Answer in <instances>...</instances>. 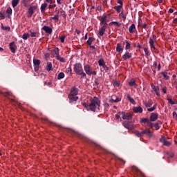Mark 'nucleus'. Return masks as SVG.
Wrapping results in <instances>:
<instances>
[{
	"instance_id": "obj_1",
	"label": "nucleus",
	"mask_w": 177,
	"mask_h": 177,
	"mask_svg": "<svg viewBox=\"0 0 177 177\" xmlns=\"http://www.w3.org/2000/svg\"><path fill=\"white\" fill-rule=\"evenodd\" d=\"M82 106L84 107L87 111H93L95 113L96 110H100V100L97 97L90 99L89 104L86 102H82Z\"/></svg>"
},
{
	"instance_id": "obj_2",
	"label": "nucleus",
	"mask_w": 177,
	"mask_h": 177,
	"mask_svg": "<svg viewBox=\"0 0 177 177\" xmlns=\"http://www.w3.org/2000/svg\"><path fill=\"white\" fill-rule=\"evenodd\" d=\"M73 71H75L77 75H82L81 78H86V73L84 72L81 63H77L74 65Z\"/></svg>"
},
{
	"instance_id": "obj_3",
	"label": "nucleus",
	"mask_w": 177,
	"mask_h": 177,
	"mask_svg": "<svg viewBox=\"0 0 177 177\" xmlns=\"http://www.w3.org/2000/svg\"><path fill=\"white\" fill-rule=\"evenodd\" d=\"M156 39H157V36H156V35H153L152 38H149V46L152 51L156 50V46H154V41H156Z\"/></svg>"
},
{
	"instance_id": "obj_4",
	"label": "nucleus",
	"mask_w": 177,
	"mask_h": 177,
	"mask_svg": "<svg viewBox=\"0 0 177 177\" xmlns=\"http://www.w3.org/2000/svg\"><path fill=\"white\" fill-rule=\"evenodd\" d=\"M38 9V6H32L28 10V17H32V15H34V11Z\"/></svg>"
},
{
	"instance_id": "obj_5",
	"label": "nucleus",
	"mask_w": 177,
	"mask_h": 177,
	"mask_svg": "<svg viewBox=\"0 0 177 177\" xmlns=\"http://www.w3.org/2000/svg\"><path fill=\"white\" fill-rule=\"evenodd\" d=\"M122 125L126 128V129H129V131L135 129V126L133 124H130L129 122L125 121L122 123Z\"/></svg>"
},
{
	"instance_id": "obj_6",
	"label": "nucleus",
	"mask_w": 177,
	"mask_h": 177,
	"mask_svg": "<svg viewBox=\"0 0 177 177\" xmlns=\"http://www.w3.org/2000/svg\"><path fill=\"white\" fill-rule=\"evenodd\" d=\"M98 65L100 67H102L104 70H109V67H107V65H106V62H104V59H103V58H100L98 60Z\"/></svg>"
},
{
	"instance_id": "obj_7",
	"label": "nucleus",
	"mask_w": 177,
	"mask_h": 177,
	"mask_svg": "<svg viewBox=\"0 0 177 177\" xmlns=\"http://www.w3.org/2000/svg\"><path fill=\"white\" fill-rule=\"evenodd\" d=\"M78 95V88L76 87H72L71 88V93L69 96H77Z\"/></svg>"
},
{
	"instance_id": "obj_8",
	"label": "nucleus",
	"mask_w": 177,
	"mask_h": 177,
	"mask_svg": "<svg viewBox=\"0 0 177 177\" xmlns=\"http://www.w3.org/2000/svg\"><path fill=\"white\" fill-rule=\"evenodd\" d=\"M122 118L123 120H132V114H131V113L125 114V112H122Z\"/></svg>"
},
{
	"instance_id": "obj_9",
	"label": "nucleus",
	"mask_w": 177,
	"mask_h": 177,
	"mask_svg": "<svg viewBox=\"0 0 177 177\" xmlns=\"http://www.w3.org/2000/svg\"><path fill=\"white\" fill-rule=\"evenodd\" d=\"M84 71L87 75H91V73H92V68L88 64L84 65Z\"/></svg>"
},
{
	"instance_id": "obj_10",
	"label": "nucleus",
	"mask_w": 177,
	"mask_h": 177,
	"mask_svg": "<svg viewBox=\"0 0 177 177\" xmlns=\"http://www.w3.org/2000/svg\"><path fill=\"white\" fill-rule=\"evenodd\" d=\"M132 171H135V172H137V174H138L140 175V176L141 177H145V174H143V173L136 166H133L131 167Z\"/></svg>"
},
{
	"instance_id": "obj_11",
	"label": "nucleus",
	"mask_w": 177,
	"mask_h": 177,
	"mask_svg": "<svg viewBox=\"0 0 177 177\" xmlns=\"http://www.w3.org/2000/svg\"><path fill=\"white\" fill-rule=\"evenodd\" d=\"M123 60H128V59H131L132 57V53L129 52H126L124 55H122Z\"/></svg>"
},
{
	"instance_id": "obj_12",
	"label": "nucleus",
	"mask_w": 177,
	"mask_h": 177,
	"mask_svg": "<svg viewBox=\"0 0 177 177\" xmlns=\"http://www.w3.org/2000/svg\"><path fill=\"white\" fill-rule=\"evenodd\" d=\"M151 88L156 93V95L160 96V88L158 86H154L153 84H151Z\"/></svg>"
},
{
	"instance_id": "obj_13",
	"label": "nucleus",
	"mask_w": 177,
	"mask_h": 177,
	"mask_svg": "<svg viewBox=\"0 0 177 177\" xmlns=\"http://www.w3.org/2000/svg\"><path fill=\"white\" fill-rule=\"evenodd\" d=\"M9 46L12 53H16V45H15V42L10 43Z\"/></svg>"
},
{
	"instance_id": "obj_14",
	"label": "nucleus",
	"mask_w": 177,
	"mask_h": 177,
	"mask_svg": "<svg viewBox=\"0 0 177 177\" xmlns=\"http://www.w3.org/2000/svg\"><path fill=\"white\" fill-rule=\"evenodd\" d=\"M158 118V115H157V113H152L150 118H149V120L152 122H154V121H156V120Z\"/></svg>"
},
{
	"instance_id": "obj_15",
	"label": "nucleus",
	"mask_w": 177,
	"mask_h": 177,
	"mask_svg": "<svg viewBox=\"0 0 177 177\" xmlns=\"http://www.w3.org/2000/svg\"><path fill=\"white\" fill-rule=\"evenodd\" d=\"M129 31L130 34H133L136 31V26H135V24H133L130 26L129 28Z\"/></svg>"
},
{
	"instance_id": "obj_16",
	"label": "nucleus",
	"mask_w": 177,
	"mask_h": 177,
	"mask_svg": "<svg viewBox=\"0 0 177 177\" xmlns=\"http://www.w3.org/2000/svg\"><path fill=\"white\" fill-rule=\"evenodd\" d=\"M106 26H102L100 28L99 32H98V35H100V37H103V35H104V32H106Z\"/></svg>"
},
{
	"instance_id": "obj_17",
	"label": "nucleus",
	"mask_w": 177,
	"mask_h": 177,
	"mask_svg": "<svg viewBox=\"0 0 177 177\" xmlns=\"http://www.w3.org/2000/svg\"><path fill=\"white\" fill-rule=\"evenodd\" d=\"M48 8V3H44L41 5L40 10L41 13H45V10Z\"/></svg>"
},
{
	"instance_id": "obj_18",
	"label": "nucleus",
	"mask_w": 177,
	"mask_h": 177,
	"mask_svg": "<svg viewBox=\"0 0 177 177\" xmlns=\"http://www.w3.org/2000/svg\"><path fill=\"white\" fill-rule=\"evenodd\" d=\"M42 30H44V31H45V32H46V34H50L52 32L51 28L49 26H44L42 28Z\"/></svg>"
},
{
	"instance_id": "obj_19",
	"label": "nucleus",
	"mask_w": 177,
	"mask_h": 177,
	"mask_svg": "<svg viewBox=\"0 0 177 177\" xmlns=\"http://www.w3.org/2000/svg\"><path fill=\"white\" fill-rule=\"evenodd\" d=\"M69 103H74V102H77L78 100V96H72L69 95Z\"/></svg>"
},
{
	"instance_id": "obj_20",
	"label": "nucleus",
	"mask_w": 177,
	"mask_h": 177,
	"mask_svg": "<svg viewBox=\"0 0 177 177\" xmlns=\"http://www.w3.org/2000/svg\"><path fill=\"white\" fill-rule=\"evenodd\" d=\"M133 111H134L136 113H143V109L141 108V106H136L133 109Z\"/></svg>"
},
{
	"instance_id": "obj_21",
	"label": "nucleus",
	"mask_w": 177,
	"mask_h": 177,
	"mask_svg": "<svg viewBox=\"0 0 177 177\" xmlns=\"http://www.w3.org/2000/svg\"><path fill=\"white\" fill-rule=\"evenodd\" d=\"M116 50L119 53H122V52H124V48H122V46L120 44H117Z\"/></svg>"
},
{
	"instance_id": "obj_22",
	"label": "nucleus",
	"mask_w": 177,
	"mask_h": 177,
	"mask_svg": "<svg viewBox=\"0 0 177 177\" xmlns=\"http://www.w3.org/2000/svg\"><path fill=\"white\" fill-rule=\"evenodd\" d=\"M129 86H135L136 88L138 86V84H136V81L135 79H131L130 82H129Z\"/></svg>"
},
{
	"instance_id": "obj_23",
	"label": "nucleus",
	"mask_w": 177,
	"mask_h": 177,
	"mask_svg": "<svg viewBox=\"0 0 177 177\" xmlns=\"http://www.w3.org/2000/svg\"><path fill=\"white\" fill-rule=\"evenodd\" d=\"M142 135H147L150 138H151V136H153V133H151V131H150V130H143L142 131Z\"/></svg>"
},
{
	"instance_id": "obj_24",
	"label": "nucleus",
	"mask_w": 177,
	"mask_h": 177,
	"mask_svg": "<svg viewBox=\"0 0 177 177\" xmlns=\"http://www.w3.org/2000/svg\"><path fill=\"white\" fill-rule=\"evenodd\" d=\"M19 2H20V0H12V6L13 8H16L19 5Z\"/></svg>"
},
{
	"instance_id": "obj_25",
	"label": "nucleus",
	"mask_w": 177,
	"mask_h": 177,
	"mask_svg": "<svg viewBox=\"0 0 177 177\" xmlns=\"http://www.w3.org/2000/svg\"><path fill=\"white\" fill-rule=\"evenodd\" d=\"M113 24H114V26H115L116 27H121V24H120V22L112 21L109 24V26H113Z\"/></svg>"
},
{
	"instance_id": "obj_26",
	"label": "nucleus",
	"mask_w": 177,
	"mask_h": 177,
	"mask_svg": "<svg viewBox=\"0 0 177 177\" xmlns=\"http://www.w3.org/2000/svg\"><path fill=\"white\" fill-rule=\"evenodd\" d=\"M6 13V15H8V17H10V16L12 15V8L10 7L8 8Z\"/></svg>"
},
{
	"instance_id": "obj_27",
	"label": "nucleus",
	"mask_w": 177,
	"mask_h": 177,
	"mask_svg": "<svg viewBox=\"0 0 177 177\" xmlns=\"http://www.w3.org/2000/svg\"><path fill=\"white\" fill-rule=\"evenodd\" d=\"M167 100L170 104H177V101L172 100V98L167 97Z\"/></svg>"
},
{
	"instance_id": "obj_28",
	"label": "nucleus",
	"mask_w": 177,
	"mask_h": 177,
	"mask_svg": "<svg viewBox=\"0 0 177 177\" xmlns=\"http://www.w3.org/2000/svg\"><path fill=\"white\" fill-rule=\"evenodd\" d=\"M53 52L55 55H56V57H59L60 55L59 54V48L56 47L54 48Z\"/></svg>"
},
{
	"instance_id": "obj_29",
	"label": "nucleus",
	"mask_w": 177,
	"mask_h": 177,
	"mask_svg": "<svg viewBox=\"0 0 177 177\" xmlns=\"http://www.w3.org/2000/svg\"><path fill=\"white\" fill-rule=\"evenodd\" d=\"M47 71H52V63L51 62H48L47 63V68H46Z\"/></svg>"
},
{
	"instance_id": "obj_30",
	"label": "nucleus",
	"mask_w": 177,
	"mask_h": 177,
	"mask_svg": "<svg viewBox=\"0 0 177 177\" xmlns=\"http://www.w3.org/2000/svg\"><path fill=\"white\" fill-rule=\"evenodd\" d=\"M93 41H95V38H93V37H89L88 39V40H87V44L88 45H89V46H91V45H92V42H93Z\"/></svg>"
},
{
	"instance_id": "obj_31",
	"label": "nucleus",
	"mask_w": 177,
	"mask_h": 177,
	"mask_svg": "<svg viewBox=\"0 0 177 177\" xmlns=\"http://www.w3.org/2000/svg\"><path fill=\"white\" fill-rule=\"evenodd\" d=\"M122 8V6H114L113 9H115V10L118 12V13H120L121 12Z\"/></svg>"
},
{
	"instance_id": "obj_32",
	"label": "nucleus",
	"mask_w": 177,
	"mask_h": 177,
	"mask_svg": "<svg viewBox=\"0 0 177 177\" xmlns=\"http://www.w3.org/2000/svg\"><path fill=\"white\" fill-rule=\"evenodd\" d=\"M149 120L147 118H142L140 120V122H142V124H148L149 122Z\"/></svg>"
},
{
	"instance_id": "obj_33",
	"label": "nucleus",
	"mask_w": 177,
	"mask_h": 177,
	"mask_svg": "<svg viewBox=\"0 0 177 177\" xmlns=\"http://www.w3.org/2000/svg\"><path fill=\"white\" fill-rule=\"evenodd\" d=\"M64 78V73L61 72L57 75V80H63Z\"/></svg>"
},
{
	"instance_id": "obj_34",
	"label": "nucleus",
	"mask_w": 177,
	"mask_h": 177,
	"mask_svg": "<svg viewBox=\"0 0 177 177\" xmlns=\"http://www.w3.org/2000/svg\"><path fill=\"white\" fill-rule=\"evenodd\" d=\"M157 109V104H155L153 107L149 108L147 109V111H149L150 113H151V111H154V110Z\"/></svg>"
},
{
	"instance_id": "obj_35",
	"label": "nucleus",
	"mask_w": 177,
	"mask_h": 177,
	"mask_svg": "<svg viewBox=\"0 0 177 177\" xmlns=\"http://www.w3.org/2000/svg\"><path fill=\"white\" fill-rule=\"evenodd\" d=\"M162 75H163L165 80H169V76H168V73L167 72H162Z\"/></svg>"
},
{
	"instance_id": "obj_36",
	"label": "nucleus",
	"mask_w": 177,
	"mask_h": 177,
	"mask_svg": "<svg viewBox=\"0 0 177 177\" xmlns=\"http://www.w3.org/2000/svg\"><path fill=\"white\" fill-rule=\"evenodd\" d=\"M34 66H39L41 64V61L39 59H33Z\"/></svg>"
},
{
	"instance_id": "obj_37",
	"label": "nucleus",
	"mask_w": 177,
	"mask_h": 177,
	"mask_svg": "<svg viewBox=\"0 0 177 177\" xmlns=\"http://www.w3.org/2000/svg\"><path fill=\"white\" fill-rule=\"evenodd\" d=\"M127 97L130 103H135V100H133V98H132L129 94L127 95Z\"/></svg>"
},
{
	"instance_id": "obj_38",
	"label": "nucleus",
	"mask_w": 177,
	"mask_h": 177,
	"mask_svg": "<svg viewBox=\"0 0 177 177\" xmlns=\"http://www.w3.org/2000/svg\"><path fill=\"white\" fill-rule=\"evenodd\" d=\"M125 43H126V46H125L126 50H128V49H131V44L129 43V41L126 40Z\"/></svg>"
},
{
	"instance_id": "obj_39",
	"label": "nucleus",
	"mask_w": 177,
	"mask_h": 177,
	"mask_svg": "<svg viewBox=\"0 0 177 177\" xmlns=\"http://www.w3.org/2000/svg\"><path fill=\"white\" fill-rule=\"evenodd\" d=\"M143 104L146 107H151L153 106V103L151 102H147L146 101H143Z\"/></svg>"
},
{
	"instance_id": "obj_40",
	"label": "nucleus",
	"mask_w": 177,
	"mask_h": 177,
	"mask_svg": "<svg viewBox=\"0 0 177 177\" xmlns=\"http://www.w3.org/2000/svg\"><path fill=\"white\" fill-rule=\"evenodd\" d=\"M30 37H32V38L38 37V33L37 32H33L30 30Z\"/></svg>"
},
{
	"instance_id": "obj_41",
	"label": "nucleus",
	"mask_w": 177,
	"mask_h": 177,
	"mask_svg": "<svg viewBox=\"0 0 177 177\" xmlns=\"http://www.w3.org/2000/svg\"><path fill=\"white\" fill-rule=\"evenodd\" d=\"M121 117H122V112H119L115 115L116 120H121Z\"/></svg>"
},
{
	"instance_id": "obj_42",
	"label": "nucleus",
	"mask_w": 177,
	"mask_h": 177,
	"mask_svg": "<svg viewBox=\"0 0 177 177\" xmlns=\"http://www.w3.org/2000/svg\"><path fill=\"white\" fill-rule=\"evenodd\" d=\"M29 37H30V35L28 33H24L22 35V38L24 39V41H27V39H28Z\"/></svg>"
},
{
	"instance_id": "obj_43",
	"label": "nucleus",
	"mask_w": 177,
	"mask_h": 177,
	"mask_svg": "<svg viewBox=\"0 0 177 177\" xmlns=\"http://www.w3.org/2000/svg\"><path fill=\"white\" fill-rule=\"evenodd\" d=\"M50 19L55 20V23H57V21H59V15H57L55 17H51Z\"/></svg>"
},
{
	"instance_id": "obj_44",
	"label": "nucleus",
	"mask_w": 177,
	"mask_h": 177,
	"mask_svg": "<svg viewBox=\"0 0 177 177\" xmlns=\"http://www.w3.org/2000/svg\"><path fill=\"white\" fill-rule=\"evenodd\" d=\"M66 73L71 76L73 75V70L71 69V67H68L66 68Z\"/></svg>"
},
{
	"instance_id": "obj_45",
	"label": "nucleus",
	"mask_w": 177,
	"mask_h": 177,
	"mask_svg": "<svg viewBox=\"0 0 177 177\" xmlns=\"http://www.w3.org/2000/svg\"><path fill=\"white\" fill-rule=\"evenodd\" d=\"M144 51H145L146 56H150L151 53H150V51H149V48H145Z\"/></svg>"
},
{
	"instance_id": "obj_46",
	"label": "nucleus",
	"mask_w": 177,
	"mask_h": 177,
	"mask_svg": "<svg viewBox=\"0 0 177 177\" xmlns=\"http://www.w3.org/2000/svg\"><path fill=\"white\" fill-rule=\"evenodd\" d=\"M119 16H120V17H122L124 21H125V20H127V16H125V15H124V12H120V13L119 14Z\"/></svg>"
},
{
	"instance_id": "obj_47",
	"label": "nucleus",
	"mask_w": 177,
	"mask_h": 177,
	"mask_svg": "<svg viewBox=\"0 0 177 177\" xmlns=\"http://www.w3.org/2000/svg\"><path fill=\"white\" fill-rule=\"evenodd\" d=\"M120 85H121L120 82H117V81L113 82V86H115V88H118Z\"/></svg>"
},
{
	"instance_id": "obj_48",
	"label": "nucleus",
	"mask_w": 177,
	"mask_h": 177,
	"mask_svg": "<svg viewBox=\"0 0 177 177\" xmlns=\"http://www.w3.org/2000/svg\"><path fill=\"white\" fill-rule=\"evenodd\" d=\"M136 136H138V138H142V136H143V133H142V132H139V131H136Z\"/></svg>"
},
{
	"instance_id": "obj_49",
	"label": "nucleus",
	"mask_w": 177,
	"mask_h": 177,
	"mask_svg": "<svg viewBox=\"0 0 177 177\" xmlns=\"http://www.w3.org/2000/svg\"><path fill=\"white\" fill-rule=\"evenodd\" d=\"M57 60H59V62H61V63H64V62H66L64 58L60 57V55L57 57Z\"/></svg>"
},
{
	"instance_id": "obj_50",
	"label": "nucleus",
	"mask_w": 177,
	"mask_h": 177,
	"mask_svg": "<svg viewBox=\"0 0 177 177\" xmlns=\"http://www.w3.org/2000/svg\"><path fill=\"white\" fill-rule=\"evenodd\" d=\"M100 24H103V27L107 28V21H101Z\"/></svg>"
},
{
	"instance_id": "obj_51",
	"label": "nucleus",
	"mask_w": 177,
	"mask_h": 177,
	"mask_svg": "<svg viewBox=\"0 0 177 177\" xmlns=\"http://www.w3.org/2000/svg\"><path fill=\"white\" fill-rule=\"evenodd\" d=\"M66 39V35L62 36L60 37V41L62 42V44H64V40Z\"/></svg>"
},
{
	"instance_id": "obj_52",
	"label": "nucleus",
	"mask_w": 177,
	"mask_h": 177,
	"mask_svg": "<svg viewBox=\"0 0 177 177\" xmlns=\"http://www.w3.org/2000/svg\"><path fill=\"white\" fill-rule=\"evenodd\" d=\"M2 30H8L10 31V27L9 26H1Z\"/></svg>"
},
{
	"instance_id": "obj_53",
	"label": "nucleus",
	"mask_w": 177,
	"mask_h": 177,
	"mask_svg": "<svg viewBox=\"0 0 177 177\" xmlns=\"http://www.w3.org/2000/svg\"><path fill=\"white\" fill-rule=\"evenodd\" d=\"M148 127H151V128H153L154 127V124L151 122H148V124H147Z\"/></svg>"
},
{
	"instance_id": "obj_54",
	"label": "nucleus",
	"mask_w": 177,
	"mask_h": 177,
	"mask_svg": "<svg viewBox=\"0 0 177 177\" xmlns=\"http://www.w3.org/2000/svg\"><path fill=\"white\" fill-rule=\"evenodd\" d=\"M153 127L156 128V131H158V129H160V126L158 125V123H155L153 124Z\"/></svg>"
},
{
	"instance_id": "obj_55",
	"label": "nucleus",
	"mask_w": 177,
	"mask_h": 177,
	"mask_svg": "<svg viewBox=\"0 0 177 177\" xmlns=\"http://www.w3.org/2000/svg\"><path fill=\"white\" fill-rule=\"evenodd\" d=\"M165 146H171V142L169 141H167V140L165 141V143L163 144Z\"/></svg>"
},
{
	"instance_id": "obj_56",
	"label": "nucleus",
	"mask_w": 177,
	"mask_h": 177,
	"mask_svg": "<svg viewBox=\"0 0 177 177\" xmlns=\"http://www.w3.org/2000/svg\"><path fill=\"white\" fill-rule=\"evenodd\" d=\"M54 8H56V4H50L48 6V9H53Z\"/></svg>"
},
{
	"instance_id": "obj_57",
	"label": "nucleus",
	"mask_w": 177,
	"mask_h": 177,
	"mask_svg": "<svg viewBox=\"0 0 177 177\" xmlns=\"http://www.w3.org/2000/svg\"><path fill=\"white\" fill-rule=\"evenodd\" d=\"M60 15H61V16H62L63 17H66V12L62 10V11H60Z\"/></svg>"
},
{
	"instance_id": "obj_58",
	"label": "nucleus",
	"mask_w": 177,
	"mask_h": 177,
	"mask_svg": "<svg viewBox=\"0 0 177 177\" xmlns=\"http://www.w3.org/2000/svg\"><path fill=\"white\" fill-rule=\"evenodd\" d=\"M0 19H1L2 20L5 19V15H3V13L2 12H0Z\"/></svg>"
},
{
	"instance_id": "obj_59",
	"label": "nucleus",
	"mask_w": 177,
	"mask_h": 177,
	"mask_svg": "<svg viewBox=\"0 0 177 177\" xmlns=\"http://www.w3.org/2000/svg\"><path fill=\"white\" fill-rule=\"evenodd\" d=\"M39 70V65H35V71H38Z\"/></svg>"
},
{
	"instance_id": "obj_60",
	"label": "nucleus",
	"mask_w": 177,
	"mask_h": 177,
	"mask_svg": "<svg viewBox=\"0 0 177 177\" xmlns=\"http://www.w3.org/2000/svg\"><path fill=\"white\" fill-rule=\"evenodd\" d=\"M118 3H119V6H122V5H123V3H122V0H118Z\"/></svg>"
},
{
	"instance_id": "obj_61",
	"label": "nucleus",
	"mask_w": 177,
	"mask_h": 177,
	"mask_svg": "<svg viewBox=\"0 0 177 177\" xmlns=\"http://www.w3.org/2000/svg\"><path fill=\"white\" fill-rule=\"evenodd\" d=\"M57 1V5H62L63 3V2H62L63 0H56Z\"/></svg>"
},
{
	"instance_id": "obj_62",
	"label": "nucleus",
	"mask_w": 177,
	"mask_h": 177,
	"mask_svg": "<svg viewBox=\"0 0 177 177\" xmlns=\"http://www.w3.org/2000/svg\"><path fill=\"white\" fill-rule=\"evenodd\" d=\"M165 140H167L164 138H162L160 139V142H161V143H163V144L165 142Z\"/></svg>"
},
{
	"instance_id": "obj_63",
	"label": "nucleus",
	"mask_w": 177,
	"mask_h": 177,
	"mask_svg": "<svg viewBox=\"0 0 177 177\" xmlns=\"http://www.w3.org/2000/svg\"><path fill=\"white\" fill-rule=\"evenodd\" d=\"M142 27L144 28H147V24H146V23L142 24Z\"/></svg>"
},
{
	"instance_id": "obj_64",
	"label": "nucleus",
	"mask_w": 177,
	"mask_h": 177,
	"mask_svg": "<svg viewBox=\"0 0 177 177\" xmlns=\"http://www.w3.org/2000/svg\"><path fill=\"white\" fill-rule=\"evenodd\" d=\"M104 107H105V109H109L110 105H109L108 103H105V104H104Z\"/></svg>"
}]
</instances>
